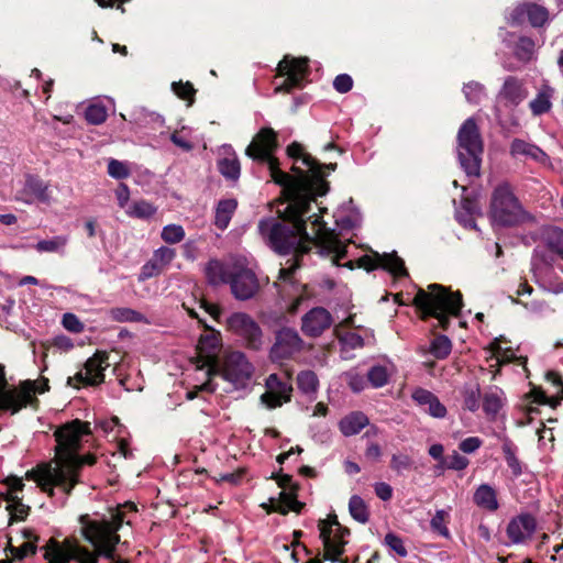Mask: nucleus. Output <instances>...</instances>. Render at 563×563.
Instances as JSON below:
<instances>
[{"label":"nucleus","instance_id":"1","mask_svg":"<svg viewBox=\"0 0 563 563\" xmlns=\"http://www.w3.org/2000/svg\"><path fill=\"white\" fill-rule=\"evenodd\" d=\"M325 210L317 203L314 198L311 200V211L298 217L297 220L283 217V219L267 218L260 221L258 231L266 244L276 253L294 255L287 260L286 266L280 268L275 287H279L280 284H294L292 275L299 267V256L307 253L312 245L317 246L320 255L330 256L335 265L350 269L357 266L366 271L380 266L396 277L407 276L405 263L395 252L374 253L373 256L352 258L353 254L350 251L352 241L349 239L345 243L339 239L342 232L352 230L362 222V216L352 200L334 212L335 229L327 228V223L322 221V213Z\"/></svg>","mask_w":563,"mask_h":563},{"label":"nucleus","instance_id":"2","mask_svg":"<svg viewBox=\"0 0 563 563\" xmlns=\"http://www.w3.org/2000/svg\"><path fill=\"white\" fill-rule=\"evenodd\" d=\"M277 148L276 132L271 128L261 129L245 150L246 156L266 164L272 179L282 187L285 207L279 212L283 217L297 220L311 211V200L323 196L329 190L324 180V169L336 168V164H321L303 152L300 143L294 142L287 147L288 155L294 158L292 174L279 169L273 153Z\"/></svg>","mask_w":563,"mask_h":563},{"label":"nucleus","instance_id":"3","mask_svg":"<svg viewBox=\"0 0 563 563\" xmlns=\"http://www.w3.org/2000/svg\"><path fill=\"white\" fill-rule=\"evenodd\" d=\"M88 434H90L89 422L78 419L57 429L54 433L57 442L55 459L27 471L25 478L34 481L49 496H53L55 487L69 495L79 482L78 474L81 466L95 463L93 456L78 454L82 437Z\"/></svg>","mask_w":563,"mask_h":563},{"label":"nucleus","instance_id":"4","mask_svg":"<svg viewBox=\"0 0 563 563\" xmlns=\"http://www.w3.org/2000/svg\"><path fill=\"white\" fill-rule=\"evenodd\" d=\"M415 306L427 316L434 317L439 325L446 329L450 322V316H457L462 308V295L451 292L439 284H431L428 290L419 288L415 298Z\"/></svg>","mask_w":563,"mask_h":563},{"label":"nucleus","instance_id":"5","mask_svg":"<svg viewBox=\"0 0 563 563\" xmlns=\"http://www.w3.org/2000/svg\"><path fill=\"white\" fill-rule=\"evenodd\" d=\"M221 350V334L214 330H208L200 335L197 344V357L192 361L196 380H201L195 388L206 391H214L217 386L213 375L218 368V357Z\"/></svg>","mask_w":563,"mask_h":563},{"label":"nucleus","instance_id":"6","mask_svg":"<svg viewBox=\"0 0 563 563\" xmlns=\"http://www.w3.org/2000/svg\"><path fill=\"white\" fill-rule=\"evenodd\" d=\"M482 153L483 141L478 126L473 118H468L457 133V157L466 175H479Z\"/></svg>","mask_w":563,"mask_h":563},{"label":"nucleus","instance_id":"7","mask_svg":"<svg viewBox=\"0 0 563 563\" xmlns=\"http://www.w3.org/2000/svg\"><path fill=\"white\" fill-rule=\"evenodd\" d=\"M490 218L494 224L512 227L526 222L530 216L506 184L499 185L493 192Z\"/></svg>","mask_w":563,"mask_h":563},{"label":"nucleus","instance_id":"8","mask_svg":"<svg viewBox=\"0 0 563 563\" xmlns=\"http://www.w3.org/2000/svg\"><path fill=\"white\" fill-rule=\"evenodd\" d=\"M48 389V382L44 380L41 386L36 382L26 380L19 388L8 387L4 367L0 365V411L10 410L18 412L21 408L32 404L35 393H44Z\"/></svg>","mask_w":563,"mask_h":563},{"label":"nucleus","instance_id":"9","mask_svg":"<svg viewBox=\"0 0 563 563\" xmlns=\"http://www.w3.org/2000/svg\"><path fill=\"white\" fill-rule=\"evenodd\" d=\"M229 285L232 295L238 300L244 301L253 298L260 290L255 265L244 256H234Z\"/></svg>","mask_w":563,"mask_h":563},{"label":"nucleus","instance_id":"10","mask_svg":"<svg viewBox=\"0 0 563 563\" xmlns=\"http://www.w3.org/2000/svg\"><path fill=\"white\" fill-rule=\"evenodd\" d=\"M254 368L245 354L239 351L228 353L218 366L214 376H220L224 382L231 385L232 389L245 388L253 375Z\"/></svg>","mask_w":563,"mask_h":563},{"label":"nucleus","instance_id":"11","mask_svg":"<svg viewBox=\"0 0 563 563\" xmlns=\"http://www.w3.org/2000/svg\"><path fill=\"white\" fill-rule=\"evenodd\" d=\"M318 527L324 548L323 559L332 563H345L340 560V556L344 551V537L347 530L341 527L336 516L320 520Z\"/></svg>","mask_w":563,"mask_h":563},{"label":"nucleus","instance_id":"12","mask_svg":"<svg viewBox=\"0 0 563 563\" xmlns=\"http://www.w3.org/2000/svg\"><path fill=\"white\" fill-rule=\"evenodd\" d=\"M227 329L244 340L249 347L258 350L263 345V333L257 322L245 312H233L225 320Z\"/></svg>","mask_w":563,"mask_h":563},{"label":"nucleus","instance_id":"13","mask_svg":"<svg viewBox=\"0 0 563 563\" xmlns=\"http://www.w3.org/2000/svg\"><path fill=\"white\" fill-rule=\"evenodd\" d=\"M277 74L285 79L275 87V92H289L294 88H300L308 75V58L286 55L277 65Z\"/></svg>","mask_w":563,"mask_h":563},{"label":"nucleus","instance_id":"14","mask_svg":"<svg viewBox=\"0 0 563 563\" xmlns=\"http://www.w3.org/2000/svg\"><path fill=\"white\" fill-rule=\"evenodd\" d=\"M110 365V355L107 352H97L86 361L84 367L74 377L68 378V384L74 387L99 385L103 383L104 371Z\"/></svg>","mask_w":563,"mask_h":563},{"label":"nucleus","instance_id":"15","mask_svg":"<svg viewBox=\"0 0 563 563\" xmlns=\"http://www.w3.org/2000/svg\"><path fill=\"white\" fill-rule=\"evenodd\" d=\"M302 344L303 342L295 329L283 328L276 333L269 357L274 362L289 358L302 349Z\"/></svg>","mask_w":563,"mask_h":563},{"label":"nucleus","instance_id":"16","mask_svg":"<svg viewBox=\"0 0 563 563\" xmlns=\"http://www.w3.org/2000/svg\"><path fill=\"white\" fill-rule=\"evenodd\" d=\"M506 19L511 25H520L528 19L533 27H540L548 22L549 11L540 4L522 2L514 7L507 13Z\"/></svg>","mask_w":563,"mask_h":563},{"label":"nucleus","instance_id":"17","mask_svg":"<svg viewBox=\"0 0 563 563\" xmlns=\"http://www.w3.org/2000/svg\"><path fill=\"white\" fill-rule=\"evenodd\" d=\"M266 391L261 396V402L268 409H274L290 401L292 387L280 380L276 374H271L265 380Z\"/></svg>","mask_w":563,"mask_h":563},{"label":"nucleus","instance_id":"18","mask_svg":"<svg viewBox=\"0 0 563 563\" xmlns=\"http://www.w3.org/2000/svg\"><path fill=\"white\" fill-rule=\"evenodd\" d=\"M4 483L8 486L5 500L8 503L7 510L10 515V523L14 520L25 519L29 515L30 507L24 505L19 496V493L22 492L24 487L22 478L18 476H8L4 479Z\"/></svg>","mask_w":563,"mask_h":563},{"label":"nucleus","instance_id":"19","mask_svg":"<svg viewBox=\"0 0 563 563\" xmlns=\"http://www.w3.org/2000/svg\"><path fill=\"white\" fill-rule=\"evenodd\" d=\"M528 93V88L522 79L508 76L497 93V100L507 108H516L527 99Z\"/></svg>","mask_w":563,"mask_h":563},{"label":"nucleus","instance_id":"20","mask_svg":"<svg viewBox=\"0 0 563 563\" xmlns=\"http://www.w3.org/2000/svg\"><path fill=\"white\" fill-rule=\"evenodd\" d=\"M16 199L27 205H32L35 201L49 203V186L37 177L27 176L22 189L16 194Z\"/></svg>","mask_w":563,"mask_h":563},{"label":"nucleus","instance_id":"21","mask_svg":"<svg viewBox=\"0 0 563 563\" xmlns=\"http://www.w3.org/2000/svg\"><path fill=\"white\" fill-rule=\"evenodd\" d=\"M503 42L512 49L515 57L522 62L529 63L536 57L537 43L529 36L516 35L515 33H501Z\"/></svg>","mask_w":563,"mask_h":563},{"label":"nucleus","instance_id":"22","mask_svg":"<svg viewBox=\"0 0 563 563\" xmlns=\"http://www.w3.org/2000/svg\"><path fill=\"white\" fill-rule=\"evenodd\" d=\"M332 323V317L328 310L318 307L307 312L301 320L302 332L311 338L322 334Z\"/></svg>","mask_w":563,"mask_h":563},{"label":"nucleus","instance_id":"23","mask_svg":"<svg viewBox=\"0 0 563 563\" xmlns=\"http://www.w3.org/2000/svg\"><path fill=\"white\" fill-rule=\"evenodd\" d=\"M342 325H353V318L349 317L335 329L336 336L343 351L361 349L365 344L373 342L374 336L372 331L364 329V334H361L354 331H343L341 329Z\"/></svg>","mask_w":563,"mask_h":563},{"label":"nucleus","instance_id":"24","mask_svg":"<svg viewBox=\"0 0 563 563\" xmlns=\"http://www.w3.org/2000/svg\"><path fill=\"white\" fill-rule=\"evenodd\" d=\"M536 519L530 515H520L510 520L507 526V536L512 543L519 544L531 538L536 531Z\"/></svg>","mask_w":563,"mask_h":563},{"label":"nucleus","instance_id":"25","mask_svg":"<svg viewBox=\"0 0 563 563\" xmlns=\"http://www.w3.org/2000/svg\"><path fill=\"white\" fill-rule=\"evenodd\" d=\"M411 397L418 406L422 407L433 418L442 419L448 413L445 406L441 404L439 398L427 389L416 388Z\"/></svg>","mask_w":563,"mask_h":563},{"label":"nucleus","instance_id":"26","mask_svg":"<svg viewBox=\"0 0 563 563\" xmlns=\"http://www.w3.org/2000/svg\"><path fill=\"white\" fill-rule=\"evenodd\" d=\"M554 93V88L548 81H543L537 88L534 97L528 103L533 117H541L551 111Z\"/></svg>","mask_w":563,"mask_h":563},{"label":"nucleus","instance_id":"27","mask_svg":"<svg viewBox=\"0 0 563 563\" xmlns=\"http://www.w3.org/2000/svg\"><path fill=\"white\" fill-rule=\"evenodd\" d=\"M232 256L228 262L210 260L205 268L206 277L211 285L229 284L233 267Z\"/></svg>","mask_w":563,"mask_h":563},{"label":"nucleus","instance_id":"28","mask_svg":"<svg viewBox=\"0 0 563 563\" xmlns=\"http://www.w3.org/2000/svg\"><path fill=\"white\" fill-rule=\"evenodd\" d=\"M505 394L497 386H490L485 389L483 395V410L487 417L495 419L505 405Z\"/></svg>","mask_w":563,"mask_h":563},{"label":"nucleus","instance_id":"29","mask_svg":"<svg viewBox=\"0 0 563 563\" xmlns=\"http://www.w3.org/2000/svg\"><path fill=\"white\" fill-rule=\"evenodd\" d=\"M228 156L218 161V169L220 174L228 180H238L241 174V166L238 156L232 152L231 146L223 147Z\"/></svg>","mask_w":563,"mask_h":563},{"label":"nucleus","instance_id":"30","mask_svg":"<svg viewBox=\"0 0 563 563\" xmlns=\"http://www.w3.org/2000/svg\"><path fill=\"white\" fill-rule=\"evenodd\" d=\"M301 508H302V504H300L296 499V496L292 493L283 490L279 494L278 499H274V498L269 499L268 512L275 511V512H279L282 515H286L289 511L299 512Z\"/></svg>","mask_w":563,"mask_h":563},{"label":"nucleus","instance_id":"31","mask_svg":"<svg viewBox=\"0 0 563 563\" xmlns=\"http://www.w3.org/2000/svg\"><path fill=\"white\" fill-rule=\"evenodd\" d=\"M479 214V208L474 200L463 198L461 206L455 211L456 220L465 228L476 229L475 217Z\"/></svg>","mask_w":563,"mask_h":563},{"label":"nucleus","instance_id":"32","mask_svg":"<svg viewBox=\"0 0 563 563\" xmlns=\"http://www.w3.org/2000/svg\"><path fill=\"white\" fill-rule=\"evenodd\" d=\"M474 503L488 511H496L499 507L496 490L488 484H482L474 493Z\"/></svg>","mask_w":563,"mask_h":563},{"label":"nucleus","instance_id":"33","mask_svg":"<svg viewBox=\"0 0 563 563\" xmlns=\"http://www.w3.org/2000/svg\"><path fill=\"white\" fill-rule=\"evenodd\" d=\"M238 207L235 199L220 200L216 208L214 224L220 230H225L232 219Z\"/></svg>","mask_w":563,"mask_h":563},{"label":"nucleus","instance_id":"34","mask_svg":"<svg viewBox=\"0 0 563 563\" xmlns=\"http://www.w3.org/2000/svg\"><path fill=\"white\" fill-rule=\"evenodd\" d=\"M368 424V418L360 411L352 412L340 421V430L345 437L357 434Z\"/></svg>","mask_w":563,"mask_h":563},{"label":"nucleus","instance_id":"35","mask_svg":"<svg viewBox=\"0 0 563 563\" xmlns=\"http://www.w3.org/2000/svg\"><path fill=\"white\" fill-rule=\"evenodd\" d=\"M510 154L512 156H528L537 162L547 159V154L541 148L520 139H515L511 142Z\"/></svg>","mask_w":563,"mask_h":563},{"label":"nucleus","instance_id":"36","mask_svg":"<svg viewBox=\"0 0 563 563\" xmlns=\"http://www.w3.org/2000/svg\"><path fill=\"white\" fill-rule=\"evenodd\" d=\"M22 537L26 540L21 547H13L9 542V547L5 549V551H9L15 559H23L30 553H35L36 545L35 541L37 538L35 537L34 532L30 529H23L22 530Z\"/></svg>","mask_w":563,"mask_h":563},{"label":"nucleus","instance_id":"37","mask_svg":"<svg viewBox=\"0 0 563 563\" xmlns=\"http://www.w3.org/2000/svg\"><path fill=\"white\" fill-rule=\"evenodd\" d=\"M501 342V336L496 338L488 346L487 360H494L496 366L511 362L515 356L514 351L510 347H504Z\"/></svg>","mask_w":563,"mask_h":563},{"label":"nucleus","instance_id":"38","mask_svg":"<svg viewBox=\"0 0 563 563\" xmlns=\"http://www.w3.org/2000/svg\"><path fill=\"white\" fill-rule=\"evenodd\" d=\"M461 393L464 408L471 412L478 410L481 399L479 385L477 383L465 384Z\"/></svg>","mask_w":563,"mask_h":563},{"label":"nucleus","instance_id":"39","mask_svg":"<svg viewBox=\"0 0 563 563\" xmlns=\"http://www.w3.org/2000/svg\"><path fill=\"white\" fill-rule=\"evenodd\" d=\"M109 317L117 322H146L143 313L128 307L111 308Z\"/></svg>","mask_w":563,"mask_h":563},{"label":"nucleus","instance_id":"40","mask_svg":"<svg viewBox=\"0 0 563 563\" xmlns=\"http://www.w3.org/2000/svg\"><path fill=\"white\" fill-rule=\"evenodd\" d=\"M297 386L302 394L312 397L318 390L319 379L314 372L303 371L297 376Z\"/></svg>","mask_w":563,"mask_h":563},{"label":"nucleus","instance_id":"41","mask_svg":"<svg viewBox=\"0 0 563 563\" xmlns=\"http://www.w3.org/2000/svg\"><path fill=\"white\" fill-rule=\"evenodd\" d=\"M549 379L552 380L558 391L555 396L548 397L543 391L538 390L534 393V400L539 404H548L551 407H556L563 399V384L561 379L553 373L548 375Z\"/></svg>","mask_w":563,"mask_h":563},{"label":"nucleus","instance_id":"42","mask_svg":"<svg viewBox=\"0 0 563 563\" xmlns=\"http://www.w3.org/2000/svg\"><path fill=\"white\" fill-rule=\"evenodd\" d=\"M462 91L466 101L472 104H479L487 97L485 86L475 80L464 84Z\"/></svg>","mask_w":563,"mask_h":563},{"label":"nucleus","instance_id":"43","mask_svg":"<svg viewBox=\"0 0 563 563\" xmlns=\"http://www.w3.org/2000/svg\"><path fill=\"white\" fill-rule=\"evenodd\" d=\"M67 243V236L57 235L48 240L38 241L35 245V250L40 253H60L65 250Z\"/></svg>","mask_w":563,"mask_h":563},{"label":"nucleus","instance_id":"44","mask_svg":"<svg viewBox=\"0 0 563 563\" xmlns=\"http://www.w3.org/2000/svg\"><path fill=\"white\" fill-rule=\"evenodd\" d=\"M108 118V110L106 106L97 100L91 102L85 110V119L88 123L99 125Z\"/></svg>","mask_w":563,"mask_h":563},{"label":"nucleus","instance_id":"45","mask_svg":"<svg viewBox=\"0 0 563 563\" xmlns=\"http://www.w3.org/2000/svg\"><path fill=\"white\" fill-rule=\"evenodd\" d=\"M156 207L145 200L132 202L126 209V214L139 219H148L156 213Z\"/></svg>","mask_w":563,"mask_h":563},{"label":"nucleus","instance_id":"46","mask_svg":"<svg viewBox=\"0 0 563 563\" xmlns=\"http://www.w3.org/2000/svg\"><path fill=\"white\" fill-rule=\"evenodd\" d=\"M349 510L351 516L361 523L368 521V509L365 501L360 496H352L349 501Z\"/></svg>","mask_w":563,"mask_h":563},{"label":"nucleus","instance_id":"47","mask_svg":"<svg viewBox=\"0 0 563 563\" xmlns=\"http://www.w3.org/2000/svg\"><path fill=\"white\" fill-rule=\"evenodd\" d=\"M548 247L563 260V229L553 227L545 233Z\"/></svg>","mask_w":563,"mask_h":563},{"label":"nucleus","instance_id":"48","mask_svg":"<svg viewBox=\"0 0 563 563\" xmlns=\"http://www.w3.org/2000/svg\"><path fill=\"white\" fill-rule=\"evenodd\" d=\"M390 375V371L387 366L384 365H375L373 366L367 374L369 383L375 387H383L387 384Z\"/></svg>","mask_w":563,"mask_h":563},{"label":"nucleus","instance_id":"49","mask_svg":"<svg viewBox=\"0 0 563 563\" xmlns=\"http://www.w3.org/2000/svg\"><path fill=\"white\" fill-rule=\"evenodd\" d=\"M161 238L168 244L179 243L185 238V230L179 224H167L162 229Z\"/></svg>","mask_w":563,"mask_h":563},{"label":"nucleus","instance_id":"50","mask_svg":"<svg viewBox=\"0 0 563 563\" xmlns=\"http://www.w3.org/2000/svg\"><path fill=\"white\" fill-rule=\"evenodd\" d=\"M449 518V511L444 509L437 510L435 515L430 521V527L433 531L438 532L444 538L450 537V531L446 527V519Z\"/></svg>","mask_w":563,"mask_h":563},{"label":"nucleus","instance_id":"51","mask_svg":"<svg viewBox=\"0 0 563 563\" xmlns=\"http://www.w3.org/2000/svg\"><path fill=\"white\" fill-rule=\"evenodd\" d=\"M503 452L505 455V460L507 462L508 467L511 470L514 476H519L522 473L521 464L516 456L515 449L510 442H505L503 444Z\"/></svg>","mask_w":563,"mask_h":563},{"label":"nucleus","instance_id":"52","mask_svg":"<svg viewBox=\"0 0 563 563\" xmlns=\"http://www.w3.org/2000/svg\"><path fill=\"white\" fill-rule=\"evenodd\" d=\"M452 349L451 341L445 335L437 336L431 343V352L437 358L446 357Z\"/></svg>","mask_w":563,"mask_h":563},{"label":"nucleus","instance_id":"53","mask_svg":"<svg viewBox=\"0 0 563 563\" xmlns=\"http://www.w3.org/2000/svg\"><path fill=\"white\" fill-rule=\"evenodd\" d=\"M175 257V250L167 246H162L154 252L152 260L163 271L173 262Z\"/></svg>","mask_w":563,"mask_h":563},{"label":"nucleus","instance_id":"54","mask_svg":"<svg viewBox=\"0 0 563 563\" xmlns=\"http://www.w3.org/2000/svg\"><path fill=\"white\" fill-rule=\"evenodd\" d=\"M108 174L114 179H125L131 172L126 163L111 158L108 162Z\"/></svg>","mask_w":563,"mask_h":563},{"label":"nucleus","instance_id":"55","mask_svg":"<svg viewBox=\"0 0 563 563\" xmlns=\"http://www.w3.org/2000/svg\"><path fill=\"white\" fill-rule=\"evenodd\" d=\"M384 544L400 558H406L408 554L404 540L393 532L385 536Z\"/></svg>","mask_w":563,"mask_h":563},{"label":"nucleus","instance_id":"56","mask_svg":"<svg viewBox=\"0 0 563 563\" xmlns=\"http://www.w3.org/2000/svg\"><path fill=\"white\" fill-rule=\"evenodd\" d=\"M62 323L64 328L73 333H80L84 331V323L74 313H65Z\"/></svg>","mask_w":563,"mask_h":563},{"label":"nucleus","instance_id":"57","mask_svg":"<svg viewBox=\"0 0 563 563\" xmlns=\"http://www.w3.org/2000/svg\"><path fill=\"white\" fill-rule=\"evenodd\" d=\"M173 91L181 99H192V96L195 93V89L190 82H173L172 84Z\"/></svg>","mask_w":563,"mask_h":563},{"label":"nucleus","instance_id":"58","mask_svg":"<svg viewBox=\"0 0 563 563\" xmlns=\"http://www.w3.org/2000/svg\"><path fill=\"white\" fill-rule=\"evenodd\" d=\"M333 87L338 92L345 93L352 89L353 80L350 75L341 74L334 78Z\"/></svg>","mask_w":563,"mask_h":563},{"label":"nucleus","instance_id":"59","mask_svg":"<svg viewBox=\"0 0 563 563\" xmlns=\"http://www.w3.org/2000/svg\"><path fill=\"white\" fill-rule=\"evenodd\" d=\"M390 466L393 470L400 473L411 466V459L406 454H394L391 456Z\"/></svg>","mask_w":563,"mask_h":563},{"label":"nucleus","instance_id":"60","mask_svg":"<svg viewBox=\"0 0 563 563\" xmlns=\"http://www.w3.org/2000/svg\"><path fill=\"white\" fill-rule=\"evenodd\" d=\"M161 272L162 269L155 264L153 260H151L150 262L143 265L139 276V280H146L151 277L157 276Z\"/></svg>","mask_w":563,"mask_h":563},{"label":"nucleus","instance_id":"61","mask_svg":"<svg viewBox=\"0 0 563 563\" xmlns=\"http://www.w3.org/2000/svg\"><path fill=\"white\" fill-rule=\"evenodd\" d=\"M468 465V460L457 452H454L446 464V468L462 471Z\"/></svg>","mask_w":563,"mask_h":563},{"label":"nucleus","instance_id":"62","mask_svg":"<svg viewBox=\"0 0 563 563\" xmlns=\"http://www.w3.org/2000/svg\"><path fill=\"white\" fill-rule=\"evenodd\" d=\"M482 445V440L477 437H470L461 441L459 448L462 452L471 454Z\"/></svg>","mask_w":563,"mask_h":563},{"label":"nucleus","instance_id":"63","mask_svg":"<svg viewBox=\"0 0 563 563\" xmlns=\"http://www.w3.org/2000/svg\"><path fill=\"white\" fill-rule=\"evenodd\" d=\"M115 196L118 199V205L122 209L129 208V200H130V189L125 184H120L118 186V189L115 190Z\"/></svg>","mask_w":563,"mask_h":563},{"label":"nucleus","instance_id":"64","mask_svg":"<svg viewBox=\"0 0 563 563\" xmlns=\"http://www.w3.org/2000/svg\"><path fill=\"white\" fill-rule=\"evenodd\" d=\"M374 489H375V494L377 495V497L384 501L389 500L393 496V488L387 483H384V482L376 483L374 486Z\"/></svg>","mask_w":563,"mask_h":563}]
</instances>
